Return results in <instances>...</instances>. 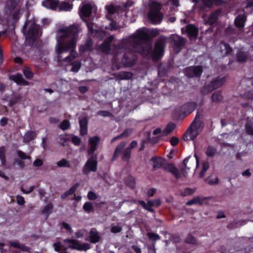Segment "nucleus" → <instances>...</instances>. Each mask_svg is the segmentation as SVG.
<instances>
[{
	"instance_id": "nucleus-1",
	"label": "nucleus",
	"mask_w": 253,
	"mask_h": 253,
	"mask_svg": "<svg viewBox=\"0 0 253 253\" xmlns=\"http://www.w3.org/2000/svg\"><path fill=\"white\" fill-rule=\"evenodd\" d=\"M159 34V30L156 29H139L123 41L122 48H117L114 45H110L111 39L109 38L102 44L100 48L102 51L110 53H119L122 51L124 48L133 49L145 56L150 55L153 60H155L164 52L165 43L163 40H160L156 42L153 52L151 51V45L148 42H145V41L148 38L156 36Z\"/></svg>"
},
{
	"instance_id": "nucleus-2",
	"label": "nucleus",
	"mask_w": 253,
	"mask_h": 253,
	"mask_svg": "<svg viewBox=\"0 0 253 253\" xmlns=\"http://www.w3.org/2000/svg\"><path fill=\"white\" fill-rule=\"evenodd\" d=\"M78 32V28L75 26L60 29L57 34V44L55 45L56 53L59 59L62 54L70 52V55L64 58L61 64L65 67L67 71L74 72H78L81 66L80 61H74L77 56L75 49Z\"/></svg>"
},
{
	"instance_id": "nucleus-3",
	"label": "nucleus",
	"mask_w": 253,
	"mask_h": 253,
	"mask_svg": "<svg viewBox=\"0 0 253 253\" xmlns=\"http://www.w3.org/2000/svg\"><path fill=\"white\" fill-rule=\"evenodd\" d=\"M56 251L66 250L68 248L76 249L79 251H86L90 248L88 244H81L78 241L75 239L65 240L63 244L57 242L53 245Z\"/></svg>"
},
{
	"instance_id": "nucleus-4",
	"label": "nucleus",
	"mask_w": 253,
	"mask_h": 253,
	"mask_svg": "<svg viewBox=\"0 0 253 253\" xmlns=\"http://www.w3.org/2000/svg\"><path fill=\"white\" fill-rule=\"evenodd\" d=\"M150 11L148 14L149 20L153 24H158L163 19V15L160 11L161 5L158 2L151 0L149 3Z\"/></svg>"
},
{
	"instance_id": "nucleus-5",
	"label": "nucleus",
	"mask_w": 253,
	"mask_h": 253,
	"mask_svg": "<svg viewBox=\"0 0 253 253\" xmlns=\"http://www.w3.org/2000/svg\"><path fill=\"white\" fill-rule=\"evenodd\" d=\"M202 124L200 122H193L190 129L184 135V139L186 141L194 140L202 131Z\"/></svg>"
},
{
	"instance_id": "nucleus-6",
	"label": "nucleus",
	"mask_w": 253,
	"mask_h": 253,
	"mask_svg": "<svg viewBox=\"0 0 253 253\" xmlns=\"http://www.w3.org/2000/svg\"><path fill=\"white\" fill-rule=\"evenodd\" d=\"M97 169V161L96 156H92L88 159L85 164L83 172L85 174H88L90 172H95Z\"/></svg>"
},
{
	"instance_id": "nucleus-7",
	"label": "nucleus",
	"mask_w": 253,
	"mask_h": 253,
	"mask_svg": "<svg viewBox=\"0 0 253 253\" xmlns=\"http://www.w3.org/2000/svg\"><path fill=\"white\" fill-rule=\"evenodd\" d=\"M171 41L173 50L176 53H178L181 50V47L185 43L184 39L177 35H174L171 36Z\"/></svg>"
},
{
	"instance_id": "nucleus-8",
	"label": "nucleus",
	"mask_w": 253,
	"mask_h": 253,
	"mask_svg": "<svg viewBox=\"0 0 253 253\" xmlns=\"http://www.w3.org/2000/svg\"><path fill=\"white\" fill-rule=\"evenodd\" d=\"M92 9V6L88 3H82L80 8V15L84 20V18L88 17Z\"/></svg>"
},
{
	"instance_id": "nucleus-9",
	"label": "nucleus",
	"mask_w": 253,
	"mask_h": 253,
	"mask_svg": "<svg viewBox=\"0 0 253 253\" xmlns=\"http://www.w3.org/2000/svg\"><path fill=\"white\" fill-rule=\"evenodd\" d=\"M185 74L189 77L192 78L199 76L202 72L200 66L190 67L185 69Z\"/></svg>"
},
{
	"instance_id": "nucleus-10",
	"label": "nucleus",
	"mask_w": 253,
	"mask_h": 253,
	"mask_svg": "<svg viewBox=\"0 0 253 253\" xmlns=\"http://www.w3.org/2000/svg\"><path fill=\"white\" fill-rule=\"evenodd\" d=\"M100 141V138L97 136L89 137L88 139V143L90 146L88 150V154L89 155H93L96 147Z\"/></svg>"
},
{
	"instance_id": "nucleus-11",
	"label": "nucleus",
	"mask_w": 253,
	"mask_h": 253,
	"mask_svg": "<svg viewBox=\"0 0 253 253\" xmlns=\"http://www.w3.org/2000/svg\"><path fill=\"white\" fill-rule=\"evenodd\" d=\"M40 35L39 27L36 25H33L31 29L25 33L26 40H34L39 37Z\"/></svg>"
},
{
	"instance_id": "nucleus-12",
	"label": "nucleus",
	"mask_w": 253,
	"mask_h": 253,
	"mask_svg": "<svg viewBox=\"0 0 253 253\" xmlns=\"http://www.w3.org/2000/svg\"><path fill=\"white\" fill-rule=\"evenodd\" d=\"M10 249L11 250H16L17 252H21V253H28L29 251V249L28 247L15 241L10 243Z\"/></svg>"
},
{
	"instance_id": "nucleus-13",
	"label": "nucleus",
	"mask_w": 253,
	"mask_h": 253,
	"mask_svg": "<svg viewBox=\"0 0 253 253\" xmlns=\"http://www.w3.org/2000/svg\"><path fill=\"white\" fill-rule=\"evenodd\" d=\"M140 204L145 209L149 211H152L151 207L159 206L161 204V202L159 199H156L153 201H149L147 203H146L144 201H141L140 202Z\"/></svg>"
},
{
	"instance_id": "nucleus-14",
	"label": "nucleus",
	"mask_w": 253,
	"mask_h": 253,
	"mask_svg": "<svg viewBox=\"0 0 253 253\" xmlns=\"http://www.w3.org/2000/svg\"><path fill=\"white\" fill-rule=\"evenodd\" d=\"M72 9V5L67 2L60 3L58 0V4H57L55 9H51L55 11H70Z\"/></svg>"
},
{
	"instance_id": "nucleus-15",
	"label": "nucleus",
	"mask_w": 253,
	"mask_h": 253,
	"mask_svg": "<svg viewBox=\"0 0 253 253\" xmlns=\"http://www.w3.org/2000/svg\"><path fill=\"white\" fill-rule=\"evenodd\" d=\"M120 6L115 7L113 5L106 6L105 8L107 11L106 18L109 20H111L112 15L116 12H119Z\"/></svg>"
},
{
	"instance_id": "nucleus-16",
	"label": "nucleus",
	"mask_w": 253,
	"mask_h": 253,
	"mask_svg": "<svg viewBox=\"0 0 253 253\" xmlns=\"http://www.w3.org/2000/svg\"><path fill=\"white\" fill-rule=\"evenodd\" d=\"M165 169L171 172L177 178L181 177V174L175 166L171 164H168L166 165Z\"/></svg>"
},
{
	"instance_id": "nucleus-17",
	"label": "nucleus",
	"mask_w": 253,
	"mask_h": 253,
	"mask_svg": "<svg viewBox=\"0 0 253 253\" xmlns=\"http://www.w3.org/2000/svg\"><path fill=\"white\" fill-rule=\"evenodd\" d=\"M58 0H44L42 2V5L47 9H55Z\"/></svg>"
},
{
	"instance_id": "nucleus-18",
	"label": "nucleus",
	"mask_w": 253,
	"mask_h": 253,
	"mask_svg": "<svg viewBox=\"0 0 253 253\" xmlns=\"http://www.w3.org/2000/svg\"><path fill=\"white\" fill-rule=\"evenodd\" d=\"M187 33L190 39H195L197 36V29L192 25H188L187 28Z\"/></svg>"
},
{
	"instance_id": "nucleus-19",
	"label": "nucleus",
	"mask_w": 253,
	"mask_h": 253,
	"mask_svg": "<svg viewBox=\"0 0 253 253\" xmlns=\"http://www.w3.org/2000/svg\"><path fill=\"white\" fill-rule=\"evenodd\" d=\"M80 133L81 135H85L87 132V123L86 118L80 120Z\"/></svg>"
},
{
	"instance_id": "nucleus-20",
	"label": "nucleus",
	"mask_w": 253,
	"mask_h": 253,
	"mask_svg": "<svg viewBox=\"0 0 253 253\" xmlns=\"http://www.w3.org/2000/svg\"><path fill=\"white\" fill-rule=\"evenodd\" d=\"M246 21V18L244 15H240L238 16L235 20V25L238 28H242L244 26Z\"/></svg>"
},
{
	"instance_id": "nucleus-21",
	"label": "nucleus",
	"mask_w": 253,
	"mask_h": 253,
	"mask_svg": "<svg viewBox=\"0 0 253 253\" xmlns=\"http://www.w3.org/2000/svg\"><path fill=\"white\" fill-rule=\"evenodd\" d=\"M89 238L92 243H95L99 241L100 237L95 230L92 229L89 232Z\"/></svg>"
},
{
	"instance_id": "nucleus-22",
	"label": "nucleus",
	"mask_w": 253,
	"mask_h": 253,
	"mask_svg": "<svg viewBox=\"0 0 253 253\" xmlns=\"http://www.w3.org/2000/svg\"><path fill=\"white\" fill-rule=\"evenodd\" d=\"M225 81L224 77L219 78L211 83L212 89H215L222 85Z\"/></svg>"
},
{
	"instance_id": "nucleus-23",
	"label": "nucleus",
	"mask_w": 253,
	"mask_h": 253,
	"mask_svg": "<svg viewBox=\"0 0 253 253\" xmlns=\"http://www.w3.org/2000/svg\"><path fill=\"white\" fill-rule=\"evenodd\" d=\"M220 48L221 49V54L223 56L226 55L230 53L231 51V49L230 46L224 43H221L220 44Z\"/></svg>"
},
{
	"instance_id": "nucleus-24",
	"label": "nucleus",
	"mask_w": 253,
	"mask_h": 253,
	"mask_svg": "<svg viewBox=\"0 0 253 253\" xmlns=\"http://www.w3.org/2000/svg\"><path fill=\"white\" fill-rule=\"evenodd\" d=\"M11 78L17 84H28L27 82L23 80L21 74H17L11 76Z\"/></svg>"
},
{
	"instance_id": "nucleus-25",
	"label": "nucleus",
	"mask_w": 253,
	"mask_h": 253,
	"mask_svg": "<svg viewBox=\"0 0 253 253\" xmlns=\"http://www.w3.org/2000/svg\"><path fill=\"white\" fill-rule=\"evenodd\" d=\"M36 135V133L34 131L28 132L25 134L24 137L25 142H29L31 141Z\"/></svg>"
},
{
	"instance_id": "nucleus-26",
	"label": "nucleus",
	"mask_w": 253,
	"mask_h": 253,
	"mask_svg": "<svg viewBox=\"0 0 253 253\" xmlns=\"http://www.w3.org/2000/svg\"><path fill=\"white\" fill-rule=\"evenodd\" d=\"M79 184L77 183L75 184L73 186H72L68 191L65 192L62 197L63 198L69 195H72L74 194L75 191H76V189L77 187H78Z\"/></svg>"
},
{
	"instance_id": "nucleus-27",
	"label": "nucleus",
	"mask_w": 253,
	"mask_h": 253,
	"mask_svg": "<svg viewBox=\"0 0 253 253\" xmlns=\"http://www.w3.org/2000/svg\"><path fill=\"white\" fill-rule=\"evenodd\" d=\"M209 168V163L205 162L203 163L202 170L199 174V177L202 178L205 174L207 170Z\"/></svg>"
},
{
	"instance_id": "nucleus-28",
	"label": "nucleus",
	"mask_w": 253,
	"mask_h": 253,
	"mask_svg": "<svg viewBox=\"0 0 253 253\" xmlns=\"http://www.w3.org/2000/svg\"><path fill=\"white\" fill-rule=\"evenodd\" d=\"M216 152L214 148L211 146H209L206 150V154L209 157L213 156Z\"/></svg>"
},
{
	"instance_id": "nucleus-29",
	"label": "nucleus",
	"mask_w": 253,
	"mask_h": 253,
	"mask_svg": "<svg viewBox=\"0 0 253 253\" xmlns=\"http://www.w3.org/2000/svg\"><path fill=\"white\" fill-rule=\"evenodd\" d=\"M57 165L59 167H70L69 162L65 159H62L61 160L58 161L57 163Z\"/></svg>"
},
{
	"instance_id": "nucleus-30",
	"label": "nucleus",
	"mask_w": 253,
	"mask_h": 253,
	"mask_svg": "<svg viewBox=\"0 0 253 253\" xmlns=\"http://www.w3.org/2000/svg\"><path fill=\"white\" fill-rule=\"evenodd\" d=\"M83 209L86 212H90L92 211L93 206L91 203L86 202L84 204Z\"/></svg>"
},
{
	"instance_id": "nucleus-31",
	"label": "nucleus",
	"mask_w": 253,
	"mask_h": 253,
	"mask_svg": "<svg viewBox=\"0 0 253 253\" xmlns=\"http://www.w3.org/2000/svg\"><path fill=\"white\" fill-rule=\"evenodd\" d=\"M19 1V0H9L7 2V6L9 9L13 8L16 6Z\"/></svg>"
},
{
	"instance_id": "nucleus-32",
	"label": "nucleus",
	"mask_w": 253,
	"mask_h": 253,
	"mask_svg": "<svg viewBox=\"0 0 253 253\" xmlns=\"http://www.w3.org/2000/svg\"><path fill=\"white\" fill-rule=\"evenodd\" d=\"M70 123L67 120H64L59 125V127L62 130H66L70 126Z\"/></svg>"
},
{
	"instance_id": "nucleus-33",
	"label": "nucleus",
	"mask_w": 253,
	"mask_h": 253,
	"mask_svg": "<svg viewBox=\"0 0 253 253\" xmlns=\"http://www.w3.org/2000/svg\"><path fill=\"white\" fill-rule=\"evenodd\" d=\"M152 161L153 162V167L154 168H160L162 166V161L160 159L153 158Z\"/></svg>"
},
{
	"instance_id": "nucleus-34",
	"label": "nucleus",
	"mask_w": 253,
	"mask_h": 253,
	"mask_svg": "<svg viewBox=\"0 0 253 253\" xmlns=\"http://www.w3.org/2000/svg\"><path fill=\"white\" fill-rule=\"evenodd\" d=\"M220 13V11H217L215 13L212 14L211 16L210 20L207 22L209 24H212L214 23L216 20L217 14Z\"/></svg>"
},
{
	"instance_id": "nucleus-35",
	"label": "nucleus",
	"mask_w": 253,
	"mask_h": 253,
	"mask_svg": "<svg viewBox=\"0 0 253 253\" xmlns=\"http://www.w3.org/2000/svg\"><path fill=\"white\" fill-rule=\"evenodd\" d=\"M207 181L210 184L213 185L218 183V180L216 176H213L207 179Z\"/></svg>"
},
{
	"instance_id": "nucleus-36",
	"label": "nucleus",
	"mask_w": 253,
	"mask_h": 253,
	"mask_svg": "<svg viewBox=\"0 0 253 253\" xmlns=\"http://www.w3.org/2000/svg\"><path fill=\"white\" fill-rule=\"evenodd\" d=\"M130 157V148H126L123 153V158L125 160H128Z\"/></svg>"
},
{
	"instance_id": "nucleus-37",
	"label": "nucleus",
	"mask_w": 253,
	"mask_h": 253,
	"mask_svg": "<svg viewBox=\"0 0 253 253\" xmlns=\"http://www.w3.org/2000/svg\"><path fill=\"white\" fill-rule=\"evenodd\" d=\"M23 73L25 77L28 79H31L33 77V74L28 68H25L24 70Z\"/></svg>"
},
{
	"instance_id": "nucleus-38",
	"label": "nucleus",
	"mask_w": 253,
	"mask_h": 253,
	"mask_svg": "<svg viewBox=\"0 0 253 253\" xmlns=\"http://www.w3.org/2000/svg\"><path fill=\"white\" fill-rule=\"evenodd\" d=\"M122 230V227L119 225H112L111 231L113 233H117Z\"/></svg>"
},
{
	"instance_id": "nucleus-39",
	"label": "nucleus",
	"mask_w": 253,
	"mask_h": 253,
	"mask_svg": "<svg viewBox=\"0 0 253 253\" xmlns=\"http://www.w3.org/2000/svg\"><path fill=\"white\" fill-rule=\"evenodd\" d=\"M126 145V143L123 142L120 144V145L116 148V151L115 152V155L117 156L122 150V149L124 148Z\"/></svg>"
},
{
	"instance_id": "nucleus-40",
	"label": "nucleus",
	"mask_w": 253,
	"mask_h": 253,
	"mask_svg": "<svg viewBox=\"0 0 253 253\" xmlns=\"http://www.w3.org/2000/svg\"><path fill=\"white\" fill-rule=\"evenodd\" d=\"M175 125L174 124H169L168 125L167 127L165 128L166 133L168 134L172 131L175 128Z\"/></svg>"
},
{
	"instance_id": "nucleus-41",
	"label": "nucleus",
	"mask_w": 253,
	"mask_h": 253,
	"mask_svg": "<svg viewBox=\"0 0 253 253\" xmlns=\"http://www.w3.org/2000/svg\"><path fill=\"white\" fill-rule=\"evenodd\" d=\"M17 155L18 157L22 159L25 160L30 159V157L29 156L21 151H17Z\"/></svg>"
},
{
	"instance_id": "nucleus-42",
	"label": "nucleus",
	"mask_w": 253,
	"mask_h": 253,
	"mask_svg": "<svg viewBox=\"0 0 253 253\" xmlns=\"http://www.w3.org/2000/svg\"><path fill=\"white\" fill-rule=\"evenodd\" d=\"M130 133V131L128 130H126L123 134H122L121 135H120L117 137H114V138L112 139V142H113L116 139H120V138H121L123 136H128Z\"/></svg>"
},
{
	"instance_id": "nucleus-43",
	"label": "nucleus",
	"mask_w": 253,
	"mask_h": 253,
	"mask_svg": "<svg viewBox=\"0 0 253 253\" xmlns=\"http://www.w3.org/2000/svg\"><path fill=\"white\" fill-rule=\"evenodd\" d=\"M221 98V94L220 92L214 93L212 95V99L213 101H217Z\"/></svg>"
},
{
	"instance_id": "nucleus-44",
	"label": "nucleus",
	"mask_w": 253,
	"mask_h": 253,
	"mask_svg": "<svg viewBox=\"0 0 253 253\" xmlns=\"http://www.w3.org/2000/svg\"><path fill=\"white\" fill-rule=\"evenodd\" d=\"M87 198L90 200H94L97 198V196L93 192L89 191L87 194Z\"/></svg>"
},
{
	"instance_id": "nucleus-45",
	"label": "nucleus",
	"mask_w": 253,
	"mask_h": 253,
	"mask_svg": "<svg viewBox=\"0 0 253 253\" xmlns=\"http://www.w3.org/2000/svg\"><path fill=\"white\" fill-rule=\"evenodd\" d=\"M246 131L248 134L253 135V125H248L246 126Z\"/></svg>"
},
{
	"instance_id": "nucleus-46",
	"label": "nucleus",
	"mask_w": 253,
	"mask_h": 253,
	"mask_svg": "<svg viewBox=\"0 0 253 253\" xmlns=\"http://www.w3.org/2000/svg\"><path fill=\"white\" fill-rule=\"evenodd\" d=\"M52 208V207L51 205L49 204L47 205V207H46L45 209H43L42 210V212L45 214H48L51 212Z\"/></svg>"
},
{
	"instance_id": "nucleus-47",
	"label": "nucleus",
	"mask_w": 253,
	"mask_h": 253,
	"mask_svg": "<svg viewBox=\"0 0 253 253\" xmlns=\"http://www.w3.org/2000/svg\"><path fill=\"white\" fill-rule=\"evenodd\" d=\"M90 42H88L85 44L84 45H82L80 47V50L84 51L87 50H89L90 49Z\"/></svg>"
},
{
	"instance_id": "nucleus-48",
	"label": "nucleus",
	"mask_w": 253,
	"mask_h": 253,
	"mask_svg": "<svg viewBox=\"0 0 253 253\" xmlns=\"http://www.w3.org/2000/svg\"><path fill=\"white\" fill-rule=\"evenodd\" d=\"M4 151H5V149L4 148H1L0 149V158L1 160L2 164H4V163H5L4 156L3 155Z\"/></svg>"
},
{
	"instance_id": "nucleus-49",
	"label": "nucleus",
	"mask_w": 253,
	"mask_h": 253,
	"mask_svg": "<svg viewBox=\"0 0 253 253\" xmlns=\"http://www.w3.org/2000/svg\"><path fill=\"white\" fill-rule=\"evenodd\" d=\"M199 203H200V199L199 198H194V199L188 201L187 203V205H191L193 204Z\"/></svg>"
},
{
	"instance_id": "nucleus-50",
	"label": "nucleus",
	"mask_w": 253,
	"mask_h": 253,
	"mask_svg": "<svg viewBox=\"0 0 253 253\" xmlns=\"http://www.w3.org/2000/svg\"><path fill=\"white\" fill-rule=\"evenodd\" d=\"M17 203L20 205H23L25 203V200L23 197L18 196L16 197Z\"/></svg>"
},
{
	"instance_id": "nucleus-51",
	"label": "nucleus",
	"mask_w": 253,
	"mask_h": 253,
	"mask_svg": "<svg viewBox=\"0 0 253 253\" xmlns=\"http://www.w3.org/2000/svg\"><path fill=\"white\" fill-rule=\"evenodd\" d=\"M148 236L149 237L150 239L153 240H157L159 239V236L158 235L149 233L148 234Z\"/></svg>"
},
{
	"instance_id": "nucleus-52",
	"label": "nucleus",
	"mask_w": 253,
	"mask_h": 253,
	"mask_svg": "<svg viewBox=\"0 0 253 253\" xmlns=\"http://www.w3.org/2000/svg\"><path fill=\"white\" fill-rule=\"evenodd\" d=\"M72 141L75 145H78L80 143L81 139L77 136H74L72 137Z\"/></svg>"
},
{
	"instance_id": "nucleus-53",
	"label": "nucleus",
	"mask_w": 253,
	"mask_h": 253,
	"mask_svg": "<svg viewBox=\"0 0 253 253\" xmlns=\"http://www.w3.org/2000/svg\"><path fill=\"white\" fill-rule=\"evenodd\" d=\"M122 79H130L131 76H132V75L131 73H122Z\"/></svg>"
},
{
	"instance_id": "nucleus-54",
	"label": "nucleus",
	"mask_w": 253,
	"mask_h": 253,
	"mask_svg": "<svg viewBox=\"0 0 253 253\" xmlns=\"http://www.w3.org/2000/svg\"><path fill=\"white\" fill-rule=\"evenodd\" d=\"M202 2L205 5V7H210L212 4V0H202Z\"/></svg>"
},
{
	"instance_id": "nucleus-55",
	"label": "nucleus",
	"mask_w": 253,
	"mask_h": 253,
	"mask_svg": "<svg viewBox=\"0 0 253 253\" xmlns=\"http://www.w3.org/2000/svg\"><path fill=\"white\" fill-rule=\"evenodd\" d=\"M34 188V186H31L28 189H24L23 187L21 188V190L22 192L25 194H28L31 192Z\"/></svg>"
},
{
	"instance_id": "nucleus-56",
	"label": "nucleus",
	"mask_w": 253,
	"mask_h": 253,
	"mask_svg": "<svg viewBox=\"0 0 253 253\" xmlns=\"http://www.w3.org/2000/svg\"><path fill=\"white\" fill-rule=\"evenodd\" d=\"M42 164L43 162L42 160L40 159H37L34 161L33 165L35 167H40L42 165Z\"/></svg>"
},
{
	"instance_id": "nucleus-57",
	"label": "nucleus",
	"mask_w": 253,
	"mask_h": 253,
	"mask_svg": "<svg viewBox=\"0 0 253 253\" xmlns=\"http://www.w3.org/2000/svg\"><path fill=\"white\" fill-rule=\"evenodd\" d=\"M246 59V56L244 53H240L238 55V59L241 61H244Z\"/></svg>"
},
{
	"instance_id": "nucleus-58",
	"label": "nucleus",
	"mask_w": 253,
	"mask_h": 253,
	"mask_svg": "<svg viewBox=\"0 0 253 253\" xmlns=\"http://www.w3.org/2000/svg\"><path fill=\"white\" fill-rule=\"evenodd\" d=\"M69 140V139L67 136H62L61 137V143L62 145L64 146L65 145V142Z\"/></svg>"
},
{
	"instance_id": "nucleus-59",
	"label": "nucleus",
	"mask_w": 253,
	"mask_h": 253,
	"mask_svg": "<svg viewBox=\"0 0 253 253\" xmlns=\"http://www.w3.org/2000/svg\"><path fill=\"white\" fill-rule=\"evenodd\" d=\"M170 141L172 146H175L178 143V139L176 137H172Z\"/></svg>"
},
{
	"instance_id": "nucleus-60",
	"label": "nucleus",
	"mask_w": 253,
	"mask_h": 253,
	"mask_svg": "<svg viewBox=\"0 0 253 253\" xmlns=\"http://www.w3.org/2000/svg\"><path fill=\"white\" fill-rule=\"evenodd\" d=\"M76 236L77 238H81L83 236L84 233L83 230H80L76 233Z\"/></svg>"
},
{
	"instance_id": "nucleus-61",
	"label": "nucleus",
	"mask_w": 253,
	"mask_h": 253,
	"mask_svg": "<svg viewBox=\"0 0 253 253\" xmlns=\"http://www.w3.org/2000/svg\"><path fill=\"white\" fill-rule=\"evenodd\" d=\"M188 161H189V158H187L184 160L183 163H184V166L185 168L186 169H190L191 167H190V166L187 165V163H188Z\"/></svg>"
},
{
	"instance_id": "nucleus-62",
	"label": "nucleus",
	"mask_w": 253,
	"mask_h": 253,
	"mask_svg": "<svg viewBox=\"0 0 253 253\" xmlns=\"http://www.w3.org/2000/svg\"><path fill=\"white\" fill-rule=\"evenodd\" d=\"M119 27L117 26L116 23L114 22H112L110 24V29L111 30H116L118 29Z\"/></svg>"
},
{
	"instance_id": "nucleus-63",
	"label": "nucleus",
	"mask_w": 253,
	"mask_h": 253,
	"mask_svg": "<svg viewBox=\"0 0 253 253\" xmlns=\"http://www.w3.org/2000/svg\"><path fill=\"white\" fill-rule=\"evenodd\" d=\"M7 123V119L5 118H3L0 120V125L2 126H4Z\"/></svg>"
},
{
	"instance_id": "nucleus-64",
	"label": "nucleus",
	"mask_w": 253,
	"mask_h": 253,
	"mask_svg": "<svg viewBox=\"0 0 253 253\" xmlns=\"http://www.w3.org/2000/svg\"><path fill=\"white\" fill-rule=\"evenodd\" d=\"M253 7V0H250L247 2L246 8Z\"/></svg>"
}]
</instances>
